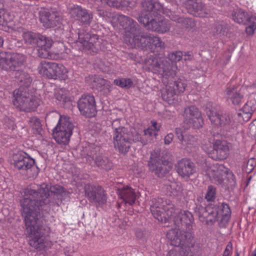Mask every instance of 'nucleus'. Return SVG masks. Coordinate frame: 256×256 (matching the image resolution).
Returning <instances> with one entry per match:
<instances>
[{"mask_svg":"<svg viewBox=\"0 0 256 256\" xmlns=\"http://www.w3.org/2000/svg\"><path fill=\"white\" fill-rule=\"evenodd\" d=\"M164 84H166V88L162 90L161 96L163 100L170 103L173 101L176 94L169 83Z\"/></svg>","mask_w":256,"mask_h":256,"instance_id":"nucleus-37","label":"nucleus"},{"mask_svg":"<svg viewBox=\"0 0 256 256\" xmlns=\"http://www.w3.org/2000/svg\"><path fill=\"white\" fill-rule=\"evenodd\" d=\"M69 14L72 18L82 26H90L93 20L92 13L80 6L74 5L70 7Z\"/></svg>","mask_w":256,"mask_h":256,"instance_id":"nucleus-19","label":"nucleus"},{"mask_svg":"<svg viewBox=\"0 0 256 256\" xmlns=\"http://www.w3.org/2000/svg\"><path fill=\"white\" fill-rule=\"evenodd\" d=\"M247 24L248 26L246 28V32L248 34H252L256 29V16H250Z\"/></svg>","mask_w":256,"mask_h":256,"instance_id":"nucleus-49","label":"nucleus"},{"mask_svg":"<svg viewBox=\"0 0 256 256\" xmlns=\"http://www.w3.org/2000/svg\"><path fill=\"white\" fill-rule=\"evenodd\" d=\"M94 68H98L102 72L108 70V68L104 62L100 58H97L94 64Z\"/></svg>","mask_w":256,"mask_h":256,"instance_id":"nucleus-52","label":"nucleus"},{"mask_svg":"<svg viewBox=\"0 0 256 256\" xmlns=\"http://www.w3.org/2000/svg\"><path fill=\"white\" fill-rule=\"evenodd\" d=\"M194 221L192 214L188 211L181 210L175 217L174 222L178 228H182V226L189 228Z\"/></svg>","mask_w":256,"mask_h":256,"instance_id":"nucleus-28","label":"nucleus"},{"mask_svg":"<svg viewBox=\"0 0 256 256\" xmlns=\"http://www.w3.org/2000/svg\"><path fill=\"white\" fill-rule=\"evenodd\" d=\"M138 22L148 30L164 34L169 31L170 24L166 20L157 21L154 18H150L146 15H142L138 18Z\"/></svg>","mask_w":256,"mask_h":256,"instance_id":"nucleus-17","label":"nucleus"},{"mask_svg":"<svg viewBox=\"0 0 256 256\" xmlns=\"http://www.w3.org/2000/svg\"><path fill=\"white\" fill-rule=\"evenodd\" d=\"M176 172L182 178L188 180L192 175L196 173L195 164L190 159L182 158L176 165Z\"/></svg>","mask_w":256,"mask_h":256,"instance_id":"nucleus-22","label":"nucleus"},{"mask_svg":"<svg viewBox=\"0 0 256 256\" xmlns=\"http://www.w3.org/2000/svg\"><path fill=\"white\" fill-rule=\"evenodd\" d=\"M240 112H250L251 113V115H252V114L253 112V110L252 108H250V106L246 104L244 106L242 110H240Z\"/></svg>","mask_w":256,"mask_h":256,"instance_id":"nucleus-62","label":"nucleus"},{"mask_svg":"<svg viewBox=\"0 0 256 256\" xmlns=\"http://www.w3.org/2000/svg\"><path fill=\"white\" fill-rule=\"evenodd\" d=\"M63 116L60 115L56 110H54L46 114V121L49 124H56L58 125L61 122Z\"/></svg>","mask_w":256,"mask_h":256,"instance_id":"nucleus-42","label":"nucleus"},{"mask_svg":"<svg viewBox=\"0 0 256 256\" xmlns=\"http://www.w3.org/2000/svg\"><path fill=\"white\" fill-rule=\"evenodd\" d=\"M13 164L20 173L29 177H34L38 174V168L34 166V160L26 153L20 152L14 154Z\"/></svg>","mask_w":256,"mask_h":256,"instance_id":"nucleus-8","label":"nucleus"},{"mask_svg":"<svg viewBox=\"0 0 256 256\" xmlns=\"http://www.w3.org/2000/svg\"><path fill=\"white\" fill-rule=\"evenodd\" d=\"M170 244L174 246H184L194 244L195 240L194 233L191 231L180 230L179 229H172L166 234Z\"/></svg>","mask_w":256,"mask_h":256,"instance_id":"nucleus-11","label":"nucleus"},{"mask_svg":"<svg viewBox=\"0 0 256 256\" xmlns=\"http://www.w3.org/2000/svg\"><path fill=\"white\" fill-rule=\"evenodd\" d=\"M230 144L224 140H216L213 144L212 158L217 160H224L229 155Z\"/></svg>","mask_w":256,"mask_h":256,"instance_id":"nucleus-25","label":"nucleus"},{"mask_svg":"<svg viewBox=\"0 0 256 256\" xmlns=\"http://www.w3.org/2000/svg\"><path fill=\"white\" fill-rule=\"evenodd\" d=\"M148 48H164V43L161 40V39L158 36L153 34L148 33Z\"/></svg>","mask_w":256,"mask_h":256,"instance_id":"nucleus-40","label":"nucleus"},{"mask_svg":"<svg viewBox=\"0 0 256 256\" xmlns=\"http://www.w3.org/2000/svg\"><path fill=\"white\" fill-rule=\"evenodd\" d=\"M14 76L20 88H24L28 90V88L30 86L32 81L30 74L24 70H16L15 72Z\"/></svg>","mask_w":256,"mask_h":256,"instance_id":"nucleus-31","label":"nucleus"},{"mask_svg":"<svg viewBox=\"0 0 256 256\" xmlns=\"http://www.w3.org/2000/svg\"><path fill=\"white\" fill-rule=\"evenodd\" d=\"M224 165L215 164L208 168L206 174L209 177L210 180L216 184H221L224 181V176L225 171Z\"/></svg>","mask_w":256,"mask_h":256,"instance_id":"nucleus-26","label":"nucleus"},{"mask_svg":"<svg viewBox=\"0 0 256 256\" xmlns=\"http://www.w3.org/2000/svg\"><path fill=\"white\" fill-rule=\"evenodd\" d=\"M72 134L70 133L64 131L60 128L56 130V126L54 128L53 136L56 141L60 144H68Z\"/></svg>","mask_w":256,"mask_h":256,"instance_id":"nucleus-32","label":"nucleus"},{"mask_svg":"<svg viewBox=\"0 0 256 256\" xmlns=\"http://www.w3.org/2000/svg\"><path fill=\"white\" fill-rule=\"evenodd\" d=\"M238 120L240 123L248 122L252 117L250 112H240L238 113Z\"/></svg>","mask_w":256,"mask_h":256,"instance_id":"nucleus-54","label":"nucleus"},{"mask_svg":"<svg viewBox=\"0 0 256 256\" xmlns=\"http://www.w3.org/2000/svg\"><path fill=\"white\" fill-rule=\"evenodd\" d=\"M74 126V125L70 120V118L68 116H63L60 124L56 125V130H58V128H60L62 130H64V131H66L72 134Z\"/></svg>","mask_w":256,"mask_h":256,"instance_id":"nucleus-38","label":"nucleus"},{"mask_svg":"<svg viewBox=\"0 0 256 256\" xmlns=\"http://www.w3.org/2000/svg\"><path fill=\"white\" fill-rule=\"evenodd\" d=\"M40 20L44 26L48 28L56 26L60 18L55 12L43 10L40 12Z\"/></svg>","mask_w":256,"mask_h":256,"instance_id":"nucleus-27","label":"nucleus"},{"mask_svg":"<svg viewBox=\"0 0 256 256\" xmlns=\"http://www.w3.org/2000/svg\"><path fill=\"white\" fill-rule=\"evenodd\" d=\"M14 104L21 111L30 112L34 111L40 104L39 98L33 96L24 88H18L14 91Z\"/></svg>","mask_w":256,"mask_h":256,"instance_id":"nucleus-5","label":"nucleus"},{"mask_svg":"<svg viewBox=\"0 0 256 256\" xmlns=\"http://www.w3.org/2000/svg\"><path fill=\"white\" fill-rule=\"evenodd\" d=\"M146 64L153 72L162 76L163 83L168 82V78H172L176 75L170 63L164 58L150 56L146 60Z\"/></svg>","mask_w":256,"mask_h":256,"instance_id":"nucleus-6","label":"nucleus"},{"mask_svg":"<svg viewBox=\"0 0 256 256\" xmlns=\"http://www.w3.org/2000/svg\"><path fill=\"white\" fill-rule=\"evenodd\" d=\"M150 210L155 218L162 223L168 222L176 212L175 206L170 200L160 198L152 200Z\"/></svg>","mask_w":256,"mask_h":256,"instance_id":"nucleus-4","label":"nucleus"},{"mask_svg":"<svg viewBox=\"0 0 256 256\" xmlns=\"http://www.w3.org/2000/svg\"><path fill=\"white\" fill-rule=\"evenodd\" d=\"M84 195L90 202L98 206L106 202L107 194L106 190L100 186L88 184L84 187Z\"/></svg>","mask_w":256,"mask_h":256,"instance_id":"nucleus-14","label":"nucleus"},{"mask_svg":"<svg viewBox=\"0 0 256 256\" xmlns=\"http://www.w3.org/2000/svg\"><path fill=\"white\" fill-rule=\"evenodd\" d=\"M199 248L194 244H190L184 248L183 256H200Z\"/></svg>","mask_w":256,"mask_h":256,"instance_id":"nucleus-44","label":"nucleus"},{"mask_svg":"<svg viewBox=\"0 0 256 256\" xmlns=\"http://www.w3.org/2000/svg\"><path fill=\"white\" fill-rule=\"evenodd\" d=\"M168 164V162L163 160L158 150H153L150 152L147 166L150 172L158 178H163L168 172L166 166Z\"/></svg>","mask_w":256,"mask_h":256,"instance_id":"nucleus-13","label":"nucleus"},{"mask_svg":"<svg viewBox=\"0 0 256 256\" xmlns=\"http://www.w3.org/2000/svg\"><path fill=\"white\" fill-rule=\"evenodd\" d=\"M176 133L177 135L178 138L181 142L183 146H184L188 144V143L186 142V141L188 139L190 138V136H183L180 130L178 128L176 129Z\"/></svg>","mask_w":256,"mask_h":256,"instance_id":"nucleus-55","label":"nucleus"},{"mask_svg":"<svg viewBox=\"0 0 256 256\" xmlns=\"http://www.w3.org/2000/svg\"><path fill=\"white\" fill-rule=\"evenodd\" d=\"M195 212L202 222L212 225L218 222L220 228L226 226L231 215L229 206L224 202L219 203L218 205L210 204L206 207L198 205L195 208Z\"/></svg>","mask_w":256,"mask_h":256,"instance_id":"nucleus-2","label":"nucleus"},{"mask_svg":"<svg viewBox=\"0 0 256 256\" xmlns=\"http://www.w3.org/2000/svg\"><path fill=\"white\" fill-rule=\"evenodd\" d=\"M114 83L116 86L126 88H130L133 84V82L131 79L126 78H120L114 80Z\"/></svg>","mask_w":256,"mask_h":256,"instance_id":"nucleus-45","label":"nucleus"},{"mask_svg":"<svg viewBox=\"0 0 256 256\" xmlns=\"http://www.w3.org/2000/svg\"><path fill=\"white\" fill-rule=\"evenodd\" d=\"M184 60H190L192 58V56L190 52H185L184 54H183Z\"/></svg>","mask_w":256,"mask_h":256,"instance_id":"nucleus-64","label":"nucleus"},{"mask_svg":"<svg viewBox=\"0 0 256 256\" xmlns=\"http://www.w3.org/2000/svg\"><path fill=\"white\" fill-rule=\"evenodd\" d=\"M232 245L231 242H229L227 244L226 248L224 252L223 256H229L230 252L232 250Z\"/></svg>","mask_w":256,"mask_h":256,"instance_id":"nucleus-59","label":"nucleus"},{"mask_svg":"<svg viewBox=\"0 0 256 256\" xmlns=\"http://www.w3.org/2000/svg\"><path fill=\"white\" fill-rule=\"evenodd\" d=\"M10 42L12 46H14L16 48H20L22 46V42L20 40L12 39Z\"/></svg>","mask_w":256,"mask_h":256,"instance_id":"nucleus-61","label":"nucleus"},{"mask_svg":"<svg viewBox=\"0 0 256 256\" xmlns=\"http://www.w3.org/2000/svg\"><path fill=\"white\" fill-rule=\"evenodd\" d=\"M19 32L22 33V37L26 43L28 44H36L40 34H36L32 32H24L22 28H19Z\"/></svg>","mask_w":256,"mask_h":256,"instance_id":"nucleus-41","label":"nucleus"},{"mask_svg":"<svg viewBox=\"0 0 256 256\" xmlns=\"http://www.w3.org/2000/svg\"><path fill=\"white\" fill-rule=\"evenodd\" d=\"M130 136L129 146H128V148H126V152L118 151L121 154H126V153H127L128 152L132 142H140L142 144V145H146L148 142L150 138L149 139L145 138H144V137L143 136H140V134L136 132H132L130 130Z\"/></svg>","mask_w":256,"mask_h":256,"instance_id":"nucleus-36","label":"nucleus"},{"mask_svg":"<svg viewBox=\"0 0 256 256\" xmlns=\"http://www.w3.org/2000/svg\"><path fill=\"white\" fill-rule=\"evenodd\" d=\"M216 188L213 186H209L208 188L205 198L208 201H213L216 198Z\"/></svg>","mask_w":256,"mask_h":256,"instance_id":"nucleus-51","label":"nucleus"},{"mask_svg":"<svg viewBox=\"0 0 256 256\" xmlns=\"http://www.w3.org/2000/svg\"><path fill=\"white\" fill-rule=\"evenodd\" d=\"M248 132L252 138H256V119L250 124Z\"/></svg>","mask_w":256,"mask_h":256,"instance_id":"nucleus-56","label":"nucleus"},{"mask_svg":"<svg viewBox=\"0 0 256 256\" xmlns=\"http://www.w3.org/2000/svg\"><path fill=\"white\" fill-rule=\"evenodd\" d=\"M121 118H116L112 122V128L114 130L112 140L114 147L118 151L126 152V148L129 146L130 130L121 126Z\"/></svg>","mask_w":256,"mask_h":256,"instance_id":"nucleus-7","label":"nucleus"},{"mask_svg":"<svg viewBox=\"0 0 256 256\" xmlns=\"http://www.w3.org/2000/svg\"><path fill=\"white\" fill-rule=\"evenodd\" d=\"M232 16L234 20L238 23L244 24H246L250 17L246 12L241 9H236L232 13Z\"/></svg>","mask_w":256,"mask_h":256,"instance_id":"nucleus-34","label":"nucleus"},{"mask_svg":"<svg viewBox=\"0 0 256 256\" xmlns=\"http://www.w3.org/2000/svg\"><path fill=\"white\" fill-rule=\"evenodd\" d=\"M100 147L90 145L86 148L87 161L92 164L94 162V166L99 168L109 170L113 167L112 162L108 158L102 156L100 152Z\"/></svg>","mask_w":256,"mask_h":256,"instance_id":"nucleus-12","label":"nucleus"},{"mask_svg":"<svg viewBox=\"0 0 256 256\" xmlns=\"http://www.w3.org/2000/svg\"><path fill=\"white\" fill-rule=\"evenodd\" d=\"M93 82L96 84L95 86L98 88H100L101 86H104V88H106L108 90V92H110V88H108L110 86L109 85H106L107 81L98 76H94L93 78Z\"/></svg>","mask_w":256,"mask_h":256,"instance_id":"nucleus-50","label":"nucleus"},{"mask_svg":"<svg viewBox=\"0 0 256 256\" xmlns=\"http://www.w3.org/2000/svg\"><path fill=\"white\" fill-rule=\"evenodd\" d=\"M175 76L172 78H168V82L172 87L176 94L183 92L186 86V84L184 80L178 79L176 80Z\"/></svg>","mask_w":256,"mask_h":256,"instance_id":"nucleus-35","label":"nucleus"},{"mask_svg":"<svg viewBox=\"0 0 256 256\" xmlns=\"http://www.w3.org/2000/svg\"><path fill=\"white\" fill-rule=\"evenodd\" d=\"M225 94L228 99L230 100L234 105H239L243 98V96L238 90V86H230L225 90Z\"/></svg>","mask_w":256,"mask_h":256,"instance_id":"nucleus-30","label":"nucleus"},{"mask_svg":"<svg viewBox=\"0 0 256 256\" xmlns=\"http://www.w3.org/2000/svg\"><path fill=\"white\" fill-rule=\"evenodd\" d=\"M142 10L139 14L137 20L142 15H146L150 18V14L152 15L154 17L160 16L163 13V7L158 2L154 0H144L141 2Z\"/></svg>","mask_w":256,"mask_h":256,"instance_id":"nucleus-21","label":"nucleus"},{"mask_svg":"<svg viewBox=\"0 0 256 256\" xmlns=\"http://www.w3.org/2000/svg\"><path fill=\"white\" fill-rule=\"evenodd\" d=\"M183 117L184 124L186 125V128H199L202 127V118L200 112L196 106H191L185 108Z\"/></svg>","mask_w":256,"mask_h":256,"instance_id":"nucleus-16","label":"nucleus"},{"mask_svg":"<svg viewBox=\"0 0 256 256\" xmlns=\"http://www.w3.org/2000/svg\"><path fill=\"white\" fill-rule=\"evenodd\" d=\"M117 193L119 197L126 204L132 205L135 202L136 195L131 188L124 187L118 190Z\"/></svg>","mask_w":256,"mask_h":256,"instance_id":"nucleus-29","label":"nucleus"},{"mask_svg":"<svg viewBox=\"0 0 256 256\" xmlns=\"http://www.w3.org/2000/svg\"><path fill=\"white\" fill-rule=\"evenodd\" d=\"M183 53L181 51H176L170 52L168 55V58L172 62H176L182 60Z\"/></svg>","mask_w":256,"mask_h":256,"instance_id":"nucleus-48","label":"nucleus"},{"mask_svg":"<svg viewBox=\"0 0 256 256\" xmlns=\"http://www.w3.org/2000/svg\"><path fill=\"white\" fill-rule=\"evenodd\" d=\"M206 114L211 122L216 126L229 128L233 122V118L230 112L221 109L219 106H212L208 109Z\"/></svg>","mask_w":256,"mask_h":256,"instance_id":"nucleus-10","label":"nucleus"},{"mask_svg":"<svg viewBox=\"0 0 256 256\" xmlns=\"http://www.w3.org/2000/svg\"><path fill=\"white\" fill-rule=\"evenodd\" d=\"M144 134L143 136L145 138L149 139L150 140L148 141V142H150L152 140L151 137L153 135H156L154 134V132L153 131V130L152 128H148L146 130H144Z\"/></svg>","mask_w":256,"mask_h":256,"instance_id":"nucleus-57","label":"nucleus"},{"mask_svg":"<svg viewBox=\"0 0 256 256\" xmlns=\"http://www.w3.org/2000/svg\"><path fill=\"white\" fill-rule=\"evenodd\" d=\"M29 124L36 134H42L43 132L40 120L36 116L30 118Z\"/></svg>","mask_w":256,"mask_h":256,"instance_id":"nucleus-43","label":"nucleus"},{"mask_svg":"<svg viewBox=\"0 0 256 256\" xmlns=\"http://www.w3.org/2000/svg\"><path fill=\"white\" fill-rule=\"evenodd\" d=\"M52 43L53 41L51 38L40 35L36 43L38 56L42 58L50 57V49Z\"/></svg>","mask_w":256,"mask_h":256,"instance_id":"nucleus-23","label":"nucleus"},{"mask_svg":"<svg viewBox=\"0 0 256 256\" xmlns=\"http://www.w3.org/2000/svg\"><path fill=\"white\" fill-rule=\"evenodd\" d=\"M166 256H181V254L176 250H171L168 252Z\"/></svg>","mask_w":256,"mask_h":256,"instance_id":"nucleus-63","label":"nucleus"},{"mask_svg":"<svg viewBox=\"0 0 256 256\" xmlns=\"http://www.w3.org/2000/svg\"><path fill=\"white\" fill-rule=\"evenodd\" d=\"M174 134L172 133L168 134L164 138V141L166 144H169L172 140Z\"/></svg>","mask_w":256,"mask_h":256,"instance_id":"nucleus-60","label":"nucleus"},{"mask_svg":"<svg viewBox=\"0 0 256 256\" xmlns=\"http://www.w3.org/2000/svg\"><path fill=\"white\" fill-rule=\"evenodd\" d=\"M170 18L173 21L177 22L178 23L182 22H186L187 20L186 19H184L182 18L179 17L178 16H173L170 14V15H168Z\"/></svg>","mask_w":256,"mask_h":256,"instance_id":"nucleus-58","label":"nucleus"},{"mask_svg":"<svg viewBox=\"0 0 256 256\" xmlns=\"http://www.w3.org/2000/svg\"><path fill=\"white\" fill-rule=\"evenodd\" d=\"M100 1L104 6L116 8H120V7L124 6L122 0H100Z\"/></svg>","mask_w":256,"mask_h":256,"instance_id":"nucleus-46","label":"nucleus"},{"mask_svg":"<svg viewBox=\"0 0 256 256\" xmlns=\"http://www.w3.org/2000/svg\"><path fill=\"white\" fill-rule=\"evenodd\" d=\"M64 192V188L59 185L44 183L37 186L36 189L31 186L24 190L20 201L22 214L29 244L36 249L42 250L45 247L42 238L48 233V228L43 225V216L56 204L51 200L52 196L62 195Z\"/></svg>","mask_w":256,"mask_h":256,"instance_id":"nucleus-1","label":"nucleus"},{"mask_svg":"<svg viewBox=\"0 0 256 256\" xmlns=\"http://www.w3.org/2000/svg\"><path fill=\"white\" fill-rule=\"evenodd\" d=\"M226 30V26L224 24H216L214 28L213 32L214 34L222 36L224 34Z\"/></svg>","mask_w":256,"mask_h":256,"instance_id":"nucleus-53","label":"nucleus"},{"mask_svg":"<svg viewBox=\"0 0 256 256\" xmlns=\"http://www.w3.org/2000/svg\"><path fill=\"white\" fill-rule=\"evenodd\" d=\"M119 21L124 30V40L126 44L132 48H148V32H142L137 22L128 16H120Z\"/></svg>","mask_w":256,"mask_h":256,"instance_id":"nucleus-3","label":"nucleus"},{"mask_svg":"<svg viewBox=\"0 0 256 256\" xmlns=\"http://www.w3.org/2000/svg\"><path fill=\"white\" fill-rule=\"evenodd\" d=\"M41 64L42 68L40 71L50 78L62 77V75L67 72L65 67L61 64L46 61H42Z\"/></svg>","mask_w":256,"mask_h":256,"instance_id":"nucleus-20","label":"nucleus"},{"mask_svg":"<svg viewBox=\"0 0 256 256\" xmlns=\"http://www.w3.org/2000/svg\"><path fill=\"white\" fill-rule=\"evenodd\" d=\"M188 12L196 16L206 17L210 13L201 0H189L186 4Z\"/></svg>","mask_w":256,"mask_h":256,"instance_id":"nucleus-24","label":"nucleus"},{"mask_svg":"<svg viewBox=\"0 0 256 256\" xmlns=\"http://www.w3.org/2000/svg\"><path fill=\"white\" fill-rule=\"evenodd\" d=\"M166 193L170 196H176L180 195L183 188L181 183L172 182L165 186Z\"/></svg>","mask_w":256,"mask_h":256,"instance_id":"nucleus-33","label":"nucleus"},{"mask_svg":"<svg viewBox=\"0 0 256 256\" xmlns=\"http://www.w3.org/2000/svg\"><path fill=\"white\" fill-rule=\"evenodd\" d=\"M26 56L20 54H0V68L7 72L20 70L26 62Z\"/></svg>","mask_w":256,"mask_h":256,"instance_id":"nucleus-9","label":"nucleus"},{"mask_svg":"<svg viewBox=\"0 0 256 256\" xmlns=\"http://www.w3.org/2000/svg\"><path fill=\"white\" fill-rule=\"evenodd\" d=\"M67 92L64 89H57L54 91V97L60 102H66L69 100V98L67 96Z\"/></svg>","mask_w":256,"mask_h":256,"instance_id":"nucleus-47","label":"nucleus"},{"mask_svg":"<svg viewBox=\"0 0 256 256\" xmlns=\"http://www.w3.org/2000/svg\"><path fill=\"white\" fill-rule=\"evenodd\" d=\"M78 108L82 116L91 118L96 113L94 97L90 94H83L78 100Z\"/></svg>","mask_w":256,"mask_h":256,"instance_id":"nucleus-18","label":"nucleus"},{"mask_svg":"<svg viewBox=\"0 0 256 256\" xmlns=\"http://www.w3.org/2000/svg\"><path fill=\"white\" fill-rule=\"evenodd\" d=\"M78 36L76 44L80 50H91L93 52L98 50L100 42L97 35L91 36L88 32L82 30L78 31Z\"/></svg>","mask_w":256,"mask_h":256,"instance_id":"nucleus-15","label":"nucleus"},{"mask_svg":"<svg viewBox=\"0 0 256 256\" xmlns=\"http://www.w3.org/2000/svg\"><path fill=\"white\" fill-rule=\"evenodd\" d=\"M13 20V16L7 12L3 3L0 1V26H5Z\"/></svg>","mask_w":256,"mask_h":256,"instance_id":"nucleus-39","label":"nucleus"}]
</instances>
